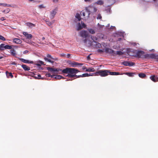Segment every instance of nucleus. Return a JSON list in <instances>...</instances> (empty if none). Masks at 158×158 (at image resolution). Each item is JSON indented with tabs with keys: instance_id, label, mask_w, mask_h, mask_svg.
Here are the masks:
<instances>
[{
	"instance_id": "obj_1",
	"label": "nucleus",
	"mask_w": 158,
	"mask_h": 158,
	"mask_svg": "<svg viewBox=\"0 0 158 158\" xmlns=\"http://www.w3.org/2000/svg\"><path fill=\"white\" fill-rule=\"evenodd\" d=\"M135 52L136 53L135 56L138 58L158 59L157 55L153 54H144V52L143 51H135Z\"/></svg>"
},
{
	"instance_id": "obj_2",
	"label": "nucleus",
	"mask_w": 158,
	"mask_h": 158,
	"mask_svg": "<svg viewBox=\"0 0 158 158\" xmlns=\"http://www.w3.org/2000/svg\"><path fill=\"white\" fill-rule=\"evenodd\" d=\"M80 71L74 68H67L62 70V72L64 73L68 74L67 76L69 77H73L77 76L76 74Z\"/></svg>"
},
{
	"instance_id": "obj_3",
	"label": "nucleus",
	"mask_w": 158,
	"mask_h": 158,
	"mask_svg": "<svg viewBox=\"0 0 158 158\" xmlns=\"http://www.w3.org/2000/svg\"><path fill=\"white\" fill-rule=\"evenodd\" d=\"M85 10L88 14L87 18L89 17L90 15L91 14L94 15L97 11V9L94 6H89L85 8Z\"/></svg>"
},
{
	"instance_id": "obj_4",
	"label": "nucleus",
	"mask_w": 158,
	"mask_h": 158,
	"mask_svg": "<svg viewBox=\"0 0 158 158\" xmlns=\"http://www.w3.org/2000/svg\"><path fill=\"white\" fill-rule=\"evenodd\" d=\"M108 70H101L96 72L94 73L95 76H100L101 77H105L108 75Z\"/></svg>"
},
{
	"instance_id": "obj_5",
	"label": "nucleus",
	"mask_w": 158,
	"mask_h": 158,
	"mask_svg": "<svg viewBox=\"0 0 158 158\" xmlns=\"http://www.w3.org/2000/svg\"><path fill=\"white\" fill-rule=\"evenodd\" d=\"M47 57H48V58H49V59H48L47 57H44V59L45 61H48L50 63H53L54 61L52 60H56V59L55 58H53L52 56L50 54H47Z\"/></svg>"
},
{
	"instance_id": "obj_6",
	"label": "nucleus",
	"mask_w": 158,
	"mask_h": 158,
	"mask_svg": "<svg viewBox=\"0 0 158 158\" xmlns=\"http://www.w3.org/2000/svg\"><path fill=\"white\" fill-rule=\"evenodd\" d=\"M82 25L80 23H78L77 25V28L76 30L77 31H79L81 30L83 28H85L86 26V25L82 21L81 22Z\"/></svg>"
},
{
	"instance_id": "obj_7",
	"label": "nucleus",
	"mask_w": 158,
	"mask_h": 158,
	"mask_svg": "<svg viewBox=\"0 0 158 158\" xmlns=\"http://www.w3.org/2000/svg\"><path fill=\"white\" fill-rule=\"evenodd\" d=\"M58 11V8L56 7L53 10H52L50 12V18L51 19H53L56 15Z\"/></svg>"
},
{
	"instance_id": "obj_8",
	"label": "nucleus",
	"mask_w": 158,
	"mask_h": 158,
	"mask_svg": "<svg viewBox=\"0 0 158 158\" xmlns=\"http://www.w3.org/2000/svg\"><path fill=\"white\" fill-rule=\"evenodd\" d=\"M80 36L82 37L86 38L88 36V34L87 31L85 30L81 31L80 33Z\"/></svg>"
},
{
	"instance_id": "obj_9",
	"label": "nucleus",
	"mask_w": 158,
	"mask_h": 158,
	"mask_svg": "<svg viewBox=\"0 0 158 158\" xmlns=\"http://www.w3.org/2000/svg\"><path fill=\"white\" fill-rule=\"evenodd\" d=\"M47 69L51 72H58L60 71H62V70L58 68H53L50 67H48L47 68Z\"/></svg>"
},
{
	"instance_id": "obj_10",
	"label": "nucleus",
	"mask_w": 158,
	"mask_h": 158,
	"mask_svg": "<svg viewBox=\"0 0 158 158\" xmlns=\"http://www.w3.org/2000/svg\"><path fill=\"white\" fill-rule=\"evenodd\" d=\"M122 64L125 66H132L135 65V63L132 62H129L127 61H125L123 62Z\"/></svg>"
},
{
	"instance_id": "obj_11",
	"label": "nucleus",
	"mask_w": 158,
	"mask_h": 158,
	"mask_svg": "<svg viewBox=\"0 0 158 158\" xmlns=\"http://www.w3.org/2000/svg\"><path fill=\"white\" fill-rule=\"evenodd\" d=\"M91 38L93 40L94 42L96 43L97 47L99 48L100 46H101V45L100 43L95 42V41H97L98 40V38L96 36L91 35Z\"/></svg>"
},
{
	"instance_id": "obj_12",
	"label": "nucleus",
	"mask_w": 158,
	"mask_h": 158,
	"mask_svg": "<svg viewBox=\"0 0 158 158\" xmlns=\"http://www.w3.org/2000/svg\"><path fill=\"white\" fill-rule=\"evenodd\" d=\"M105 52L106 53L111 54L114 56V54H115L114 51L113 50L110 48H106L105 49Z\"/></svg>"
},
{
	"instance_id": "obj_13",
	"label": "nucleus",
	"mask_w": 158,
	"mask_h": 158,
	"mask_svg": "<svg viewBox=\"0 0 158 158\" xmlns=\"http://www.w3.org/2000/svg\"><path fill=\"white\" fill-rule=\"evenodd\" d=\"M23 34L27 39H31L32 37V35L30 34H28L27 32H23Z\"/></svg>"
},
{
	"instance_id": "obj_14",
	"label": "nucleus",
	"mask_w": 158,
	"mask_h": 158,
	"mask_svg": "<svg viewBox=\"0 0 158 158\" xmlns=\"http://www.w3.org/2000/svg\"><path fill=\"white\" fill-rule=\"evenodd\" d=\"M150 78L153 81L156 82L158 81V76L152 75L150 77Z\"/></svg>"
},
{
	"instance_id": "obj_15",
	"label": "nucleus",
	"mask_w": 158,
	"mask_h": 158,
	"mask_svg": "<svg viewBox=\"0 0 158 158\" xmlns=\"http://www.w3.org/2000/svg\"><path fill=\"white\" fill-rule=\"evenodd\" d=\"M115 0H108L106 2L107 5L108 6H110L115 2Z\"/></svg>"
},
{
	"instance_id": "obj_16",
	"label": "nucleus",
	"mask_w": 158,
	"mask_h": 158,
	"mask_svg": "<svg viewBox=\"0 0 158 158\" xmlns=\"http://www.w3.org/2000/svg\"><path fill=\"white\" fill-rule=\"evenodd\" d=\"M13 42L17 44H20L22 42V41L21 40L18 38L14 39L13 40Z\"/></svg>"
},
{
	"instance_id": "obj_17",
	"label": "nucleus",
	"mask_w": 158,
	"mask_h": 158,
	"mask_svg": "<svg viewBox=\"0 0 158 158\" xmlns=\"http://www.w3.org/2000/svg\"><path fill=\"white\" fill-rule=\"evenodd\" d=\"M19 60H21L22 62H23L24 63H32L33 61H31L29 62L28 60H26L23 58H19Z\"/></svg>"
},
{
	"instance_id": "obj_18",
	"label": "nucleus",
	"mask_w": 158,
	"mask_h": 158,
	"mask_svg": "<svg viewBox=\"0 0 158 158\" xmlns=\"http://www.w3.org/2000/svg\"><path fill=\"white\" fill-rule=\"evenodd\" d=\"M21 66L25 71H28L30 69V68L29 67L27 66L25 64H23Z\"/></svg>"
},
{
	"instance_id": "obj_19",
	"label": "nucleus",
	"mask_w": 158,
	"mask_h": 158,
	"mask_svg": "<svg viewBox=\"0 0 158 158\" xmlns=\"http://www.w3.org/2000/svg\"><path fill=\"white\" fill-rule=\"evenodd\" d=\"M109 73V74L110 75H117L120 74V73L119 72H110L109 70V72L108 73Z\"/></svg>"
},
{
	"instance_id": "obj_20",
	"label": "nucleus",
	"mask_w": 158,
	"mask_h": 158,
	"mask_svg": "<svg viewBox=\"0 0 158 158\" xmlns=\"http://www.w3.org/2000/svg\"><path fill=\"white\" fill-rule=\"evenodd\" d=\"M26 25L30 28H32L35 26V25L31 23L27 22L26 23Z\"/></svg>"
},
{
	"instance_id": "obj_21",
	"label": "nucleus",
	"mask_w": 158,
	"mask_h": 158,
	"mask_svg": "<svg viewBox=\"0 0 158 158\" xmlns=\"http://www.w3.org/2000/svg\"><path fill=\"white\" fill-rule=\"evenodd\" d=\"M135 51H137L136 50H133L132 51L130 52H129L128 54L131 56L135 57Z\"/></svg>"
},
{
	"instance_id": "obj_22",
	"label": "nucleus",
	"mask_w": 158,
	"mask_h": 158,
	"mask_svg": "<svg viewBox=\"0 0 158 158\" xmlns=\"http://www.w3.org/2000/svg\"><path fill=\"white\" fill-rule=\"evenodd\" d=\"M95 3L97 5H102L104 4V2L102 0H99L98 1Z\"/></svg>"
},
{
	"instance_id": "obj_23",
	"label": "nucleus",
	"mask_w": 158,
	"mask_h": 158,
	"mask_svg": "<svg viewBox=\"0 0 158 158\" xmlns=\"http://www.w3.org/2000/svg\"><path fill=\"white\" fill-rule=\"evenodd\" d=\"M125 75H126L129 77H132L134 76V73H128L126 72L124 73Z\"/></svg>"
},
{
	"instance_id": "obj_24",
	"label": "nucleus",
	"mask_w": 158,
	"mask_h": 158,
	"mask_svg": "<svg viewBox=\"0 0 158 158\" xmlns=\"http://www.w3.org/2000/svg\"><path fill=\"white\" fill-rule=\"evenodd\" d=\"M139 76L142 78H144L146 77V75L144 73H140L139 74Z\"/></svg>"
},
{
	"instance_id": "obj_25",
	"label": "nucleus",
	"mask_w": 158,
	"mask_h": 158,
	"mask_svg": "<svg viewBox=\"0 0 158 158\" xmlns=\"http://www.w3.org/2000/svg\"><path fill=\"white\" fill-rule=\"evenodd\" d=\"M95 71V69L94 68H88L85 70L86 72H94Z\"/></svg>"
},
{
	"instance_id": "obj_26",
	"label": "nucleus",
	"mask_w": 158,
	"mask_h": 158,
	"mask_svg": "<svg viewBox=\"0 0 158 158\" xmlns=\"http://www.w3.org/2000/svg\"><path fill=\"white\" fill-rule=\"evenodd\" d=\"M12 48V46L10 45H7L4 46V49H11Z\"/></svg>"
},
{
	"instance_id": "obj_27",
	"label": "nucleus",
	"mask_w": 158,
	"mask_h": 158,
	"mask_svg": "<svg viewBox=\"0 0 158 158\" xmlns=\"http://www.w3.org/2000/svg\"><path fill=\"white\" fill-rule=\"evenodd\" d=\"M4 46L5 44H2L0 45V50L3 51L4 50Z\"/></svg>"
},
{
	"instance_id": "obj_28",
	"label": "nucleus",
	"mask_w": 158,
	"mask_h": 158,
	"mask_svg": "<svg viewBox=\"0 0 158 158\" xmlns=\"http://www.w3.org/2000/svg\"><path fill=\"white\" fill-rule=\"evenodd\" d=\"M88 30L89 32L92 34H94L95 33L94 30L92 29H88Z\"/></svg>"
},
{
	"instance_id": "obj_29",
	"label": "nucleus",
	"mask_w": 158,
	"mask_h": 158,
	"mask_svg": "<svg viewBox=\"0 0 158 158\" xmlns=\"http://www.w3.org/2000/svg\"><path fill=\"white\" fill-rule=\"evenodd\" d=\"M10 53L13 56H15L16 55V52L15 50L14 49H12L10 50Z\"/></svg>"
},
{
	"instance_id": "obj_30",
	"label": "nucleus",
	"mask_w": 158,
	"mask_h": 158,
	"mask_svg": "<svg viewBox=\"0 0 158 158\" xmlns=\"http://www.w3.org/2000/svg\"><path fill=\"white\" fill-rule=\"evenodd\" d=\"M6 73L7 76L8 77H10L11 78H13V77L12 73H9L7 71L6 72Z\"/></svg>"
},
{
	"instance_id": "obj_31",
	"label": "nucleus",
	"mask_w": 158,
	"mask_h": 158,
	"mask_svg": "<svg viewBox=\"0 0 158 158\" xmlns=\"http://www.w3.org/2000/svg\"><path fill=\"white\" fill-rule=\"evenodd\" d=\"M63 78V77L60 75H57L56 76L55 75V77H54L53 78L56 79H60Z\"/></svg>"
},
{
	"instance_id": "obj_32",
	"label": "nucleus",
	"mask_w": 158,
	"mask_h": 158,
	"mask_svg": "<svg viewBox=\"0 0 158 158\" xmlns=\"http://www.w3.org/2000/svg\"><path fill=\"white\" fill-rule=\"evenodd\" d=\"M115 54L119 55H121L123 54V53L121 51H117L115 52Z\"/></svg>"
},
{
	"instance_id": "obj_33",
	"label": "nucleus",
	"mask_w": 158,
	"mask_h": 158,
	"mask_svg": "<svg viewBox=\"0 0 158 158\" xmlns=\"http://www.w3.org/2000/svg\"><path fill=\"white\" fill-rule=\"evenodd\" d=\"M76 18L78 19L79 21H80L81 19L80 15L79 13H77L75 16Z\"/></svg>"
},
{
	"instance_id": "obj_34",
	"label": "nucleus",
	"mask_w": 158,
	"mask_h": 158,
	"mask_svg": "<svg viewBox=\"0 0 158 158\" xmlns=\"http://www.w3.org/2000/svg\"><path fill=\"white\" fill-rule=\"evenodd\" d=\"M39 63H37L36 64V65L38 66H40L41 65L44 64V62L42 61H40L39 62Z\"/></svg>"
},
{
	"instance_id": "obj_35",
	"label": "nucleus",
	"mask_w": 158,
	"mask_h": 158,
	"mask_svg": "<svg viewBox=\"0 0 158 158\" xmlns=\"http://www.w3.org/2000/svg\"><path fill=\"white\" fill-rule=\"evenodd\" d=\"M45 21L46 22L47 24L49 26H51L52 24V23L50 21H47V20H45Z\"/></svg>"
},
{
	"instance_id": "obj_36",
	"label": "nucleus",
	"mask_w": 158,
	"mask_h": 158,
	"mask_svg": "<svg viewBox=\"0 0 158 158\" xmlns=\"http://www.w3.org/2000/svg\"><path fill=\"white\" fill-rule=\"evenodd\" d=\"M91 76V75L87 73H85L84 74H83L81 75L82 77H89ZM91 76H92V75H91Z\"/></svg>"
},
{
	"instance_id": "obj_37",
	"label": "nucleus",
	"mask_w": 158,
	"mask_h": 158,
	"mask_svg": "<svg viewBox=\"0 0 158 158\" xmlns=\"http://www.w3.org/2000/svg\"><path fill=\"white\" fill-rule=\"evenodd\" d=\"M10 11V10L9 8H7L6 10H4L2 11L3 13H7Z\"/></svg>"
},
{
	"instance_id": "obj_38",
	"label": "nucleus",
	"mask_w": 158,
	"mask_h": 158,
	"mask_svg": "<svg viewBox=\"0 0 158 158\" xmlns=\"http://www.w3.org/2000/svg\"><path fill=\"white\" fill-rule=\"evenodd\" d=\"M78 63L75 62H74L71 64V65L72 66L75 67L76 66L78 65Z\"/></svg>"
},
{
	"instance_id": "obj_39",
	"label": "nucleus",
	"mask_w": 158,
	"mask_h": 158,
	"mask_svg": "<svg viewBox=\"0 0 158 158\" xmlns=\"http://www.w3.org/2000/svg\"><path fill=\"white\" fill-rule=\"evenodd\" d=\"M46 76L48 77H51L52 78H54V77H55L54 75H51L50 73H47L46 74Z\"/></svg>"
},
{
	"instance_id": "obj_40",
	"label": "nucleus",
	"mask_w": 158,
	"mask_h": 158,
	"mask_svg": "<svg viewBox=\"0 0 158 158\" xmlns=\"http://www.w3.org/2000/svg\"><path fill=\"white\" fill-rule=\"evenodd\" d=\"M0 40L3 41H5L6 39L3 36L0 35Z\"/></svg>"
},
{
	"instance_id": "obj_41",
	"label": "nucleus",
	"mask_w": 158,
	"mask_h": 158,
	"mask_svg": "<svg viewBox=\"0 0 158 158\" xmlns=\"http://www.w3.org/2000/svg\"><path fill=\"white\" fill-rule=\"evenodd\" d=\"M26 42L28 44H32V43H34V42L31 41V40H28L27 41H26Z\"/></svg>"
},
{
	"instance_id": "obj_42",
	"label": "nucleus",
	"mask_w": 158,
	"mask_h": 158,
	"mask_svg": "<svg viewBox=\"0 0 158 158\" xmlns=\"http://www.w3.org/2000/svg\"><path fill=\"white\" fill-rule=\"evenodd\" d=\"M102 17L100 14H98L97 17V19H102Z\"/></svg>"
},
{
	"instance_id": "obj_43",
	"label": "nucleus",
	"mask_w": 158,
	"mask_h": 158,
	"mask_svg": "<svg viewBox=\"0 0 158 158\" xmlns=\"http://www.w3.org/2000/svg\"><path fill=\"white\" fill-rule=\"evenodd\" d=\"M85 2L91 3L93 2V0H84Z\"/></svg>"
},
{
	"instance_id": "obj_44",
	"label": "nucleus",
	"mask_w": 158,
	"mask_h": 158,
	"mask_svg": "<svg viewBox=\"0 0 158 158\" xmlns=\"http://www.w3.org/2000/svg\"><path fill=\"white\" fill-rule=\"evenodd\" d=\"M39 7L40 8H45V7H44L43 5H40L39 6Z\"/></svg>"
},
{
	"instance_id": "obj_45",
	"label": "nucleus",
	"mask_w": 158,
	"mask_h": 158,
	"mask_svg": "<svg viewBox=\"0 0 158 158\" xmlns=\"http://www.w3.org/2000/svg\"><path fill=\"white\" fill-rule=\"evenodd\" d=\"M81 14L82 15V16L84 17H85V12L82 11L81 12Z\"/></svg>"
},
{
	"instance_id": "obj_46",
	"label": "nucleus",
	"mask_w": 158,
	"mask_h": 158,
	"mask_svg": "<svg viewBox=\"0 0 158 158\" xmlns=\"http://www.w3.org/2000/svg\"><path fill=\"white\" fill-rule=\"evenodd\" d=\"M98 52H99L102 53L103 52V51L101 49H98Z\"/></svg>"
},
{
	"instance_id": "obj_47",
	"label": "nucleus",
	"mask_w": 158,
	"mask_h": 158,
	"mask_svg": "<svg viewBox=\"0 0 158 158\" xmlns=\"http://www.w3.org/2000/svg\"><path fill=\"white\" fill-rule=\"evenodd\" d=\"M70 56H71V54H68L67 55V57L68 58H70L71 57H70Z\"/></svg>"
},
{
	"instance_id": "obj_48",
	"label": "nucleus",
	"mask_w": 158,
	"mask_h": 158,
	"mask_svg": "<svg viewBox=\"0 0 158 158\" xmlns=\"http://www.w3.org/2000/svg\"><path fill=\"white\" fill-rule=\"evenodd\" d=\"M28 51H27V50H25V51H24L23 52V53L24 54H26V53H27L28 52Z\"/></svg>"
},
{
	"instance_id": "obj_49",
	"label": "nucleus",
	"mask_w": 158,
	"mask_h": 158,
	"mask_svg": "<svg viewBox=\"0 0 158 158\" xmlns=\"http://www.w3.org/2000/svg\"><path fill=\"white\" fill-rule=\"evenodd\" d=\"M54 3H57L58 2L59 0H52Z\"/></svg>"
},
{
	"instance_id": "obj_50",
	"label": "nucleus",
	"mask_w": 158,
	"mask_h": 158,
	"mask_svg": "<svg viewBox=\"0 0 158 158\" xmlns=\"http://www.w3.org/2000/svg\"><path fill=\"white\" fill-rule=\"evenodd\" d=\"M35 43H32V44H31V45H33V46H39V45L38 44H35Z\"/></svg>"
},
{
	"instance_id": "obj_51",
	"label": "nucleus",
	"mask_w": 158,
	"mask_h": 158,
	"mask_svg": "<svg viewBox=\"0 0 158 158\" xmlns=\"http://www.w3.org/2000/svg\"><path fill=\"white\" fill-rule=\"evenodd\" d=\"M82 69L83 70H85V69H86V70L87 68H86V66H84L82 67Z\"/></svg>"
},
{
	"instance_id": "obj_52",
	"label": "nucleus",
	"mask_w": 158,
	"mask_h": 158,
	"mask_svg": "<svg viewBox=\"0 0 158 158\" xmlns=\"http://www.w3.org/2000/svg\"><path fill=\"white\" fill-rule=\"evenodd\" d=\"M6 5H7V6H9V7H14V6H12L10 4H6Z\"/></svg>"
},
{
	"instance_id": "obj_53",
	"label": "nucleus",
	"mask_w": 158,
	"mask_h": 158,
	"mask_svg": "<svg viewBox=\"0 0 158 158\" xmlns=\"http://www.w3.org/2000/svg\"><path fill=\"white\" fill-rule=\"evenodd\" d=\"M87 41V39L86 38H85V40H83V42L84 43H86Z\"/></svg>"
},
{
	"instance_id": "obj_54",
	"label": "nucleus",
	"mask_w": 158,
	"mask_h": 158,
	"mask_svg": "<svg viewBox=\"0 0 158 158\" xmlns=\"http://www.w3.org/2000/svg\"><path fill=\"white\" fill-rule=\"evenodd\" d=\"M75 77H76V78H79L80 77H82L81 75H77V76H75Z\"/></svg>"
},
{
	"instance_id": "obj_55",
	"label": "nucleus",
	"mask_w": 158,
	"mask_h": 158,
	"mask_svg": "<svg viewBox=\"0 0 158 158\" xmlns=\"http://www.w3.org/2000/svg\"><path fill=\"white\" fill-rule=\"evenodd\" d=\"M0 19L2 21H4V20H5L6 19H5L4 17H2Z\"/></svg>"
},
{
	"instance_id": "obj_56",
	"label": "nucleus",
	"mask_w": 158,
	"mask_h": 158,
	"mask_svg": "<svg viewBox=\"0 0 158 158\" xmlns=\"http://www.w3.org/2000/svg\"><path fill=\"white\" fill-rule=\"evenodd\" d=\"M83 65V63H78V65Z\"/></svg>"
},
{
	"instance_id": "obj_57",
	"label": "nucleus",
	"mask_w": 158,
	"mask_h": 158,
	"mask_svg": "<svg viewBox=\"0 0 158 158\" xmlns=\"http://www.w3.org/2000/svg\"><path fill=\"white\" fill-rule=\"evenodd\" d=\"M38 77L39 78V79H40L41 78V75H40V74H38Z\"/></svg>"
},
{
	"instance_id": "obj_58",
	"label": "nucleus",
	"mask_w": 158,
	"mask_h": 158,
	"mask_svg": "<svg viewBox=\"0 0 158 158\" xmlns=\"http://www.w3.org/2000/svg\"><path fill=\"white\" fill-rule=\"evenodd\" d=\"M122 40V39L121 38H119L117 40V41H120Z\"/></svg>"
},
{
	"instance_id": "obj_59",
	"label": "nucleus",
	"mask_w": 158,
	"mask_h": 158,
	"mask_svg": "<svg viewBox=\"0 0 158 158\" xmlns=\"http://www.w3.org/2000/svg\"><path fill=\"white\" fill-rule=\"evenodd\" d=\"M12 64H14V65L16 64V63L15 62H13L12 63Z\"/></svg>"
},
{
	"instance_id": "obj_60",
	"label": "nucleus",
	"mask_w": 158,
	"mask_h": 158,
	"mask_svg": "<svg viewBox=\"0 0 158 158\" xmlns=\"http://www.w3.org/2000/svg\"><path fill=\"white\" fill-rule=\"evenodd\" d=\"M65 54H61V56H65Z\"/></svg>"
},
{
	"instance_id": "obj_61",
	"label": "nucleus",
	"mask_w": 158,
	"mask_h": 158,
	"mask_svg": "<svg viewBox=\"0 0 158 158\" xmlns=\"http://www.w3.org/2000/svg\"><path fill=\"white\" fill-rule=\"evenodd\" d=\"M6 4H4V3H3V6H7V5H6Z\"/></svg>"
},
{
	"instance_id": "obj_62",
	"label": "nucleus",
	"mask_w": 158,
	"mask_h": 158,
	"mask_svg": "<svg viewBox=\"0 0 158 158\" xmlns=\"http://www.w3.org/2000/svg\"><path fill=\"white\" fill-rule=\"evenodd\" d=\"M52 22V24H53L54 22H55V20H53V21H52V22Z\"/></svg>"
},
{
	"instance_id": "obj_63",
	"label": "nucleus",
	"mask_w": 158,
	"mask_h": 158,
	"mask_svg": "<svg viewBox=\"0 0 158 158\" xmlns=\"http://www.w3.org/2000/svg\"><path fill=\"white\" fill-rule=\"evenodd\" d=\"M52 22V24H53L54 22H55V20H53V21H52V22Z\"/></svg>"
},
{
	"instance_id": "obj_64",
	"label": "nucleus",
	"mask_w": 158,
	"mask_h": 158,
	"mask_svg": "<svg viewBox=\"0 0 158 158\" xmlns=\"http://www.w3.org/2000/svg\"><path fill=\"white\" fill-rule=\"evenodd\" d=\"M45 39V38L44 37H43L42 38V39L43 40H44Z\"/></svg>"
}]
</instances>
